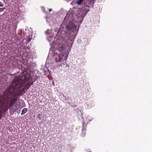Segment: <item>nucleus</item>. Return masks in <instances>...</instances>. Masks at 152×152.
<instances>
[{
	"label": "nucleus",
	"mask_w": 152,
	"mask_h": 152,
	"mask_svg": "<svg viewBox=\"0 0 152 152\" xmlns=\"http://www.w3.org/2000/svg\"><path fill=\"white\" fill-rule=\"evenodd\" d=\"M33 84L30 75L23 73L16 76L13 80L11 85L9 87L12 88L15 91L21 95L22 92L25 93V89L27 90Z\"/></svg>",
	"instance_id": "nucleus-1"
},
{
	"label": "nucleus",
	"mask_w": 152,
	"mask_h": 152,
	"mask_svg": "<svg viewBox=\"0 0 152 152\" xmlns=\"http://www.w3.org/2000/svg\"><path fill=\"white\" fill-rule=\"evenodd\" d=\"M66 27L69 30L74 32L76 30L77 26L74 23L73 21L72 20L69 24H67L66 25Z\"/></svg>",
	"instance_id": "nucleus-2"
},
{
	"label": "nucleus",
	"mask_w": 152,
	"mask_h": 152,
	"mask_svg": "<svg viewBox=\"0 0 152 152\" xmlns=\"http://www.w3.org/2000/svg\"><path fill=\"white\" fill-rule=\"evenodd\" d=\"M63 60H66V57L64 56L61 54H58L56 56L55 58V61L56 62H59Z\"/></svg>",
	"instance_id": "nucleus-3"
},
{
	"label": "nucleus",
	"mask_w": 152,
	"mask_h": 152,
	"mask_svg": "<svg viewBox=\"0 0 152 152\" xmlns=\"http://www.w3.org/2000/svg\"><path fill=\"white\" fill-rule=\"evenodd\" d=\"M72 15L71 14H69V13L67 14L66 17L64 18V22L66 20V22L69 21L70 22V21L71 20V18L72 17Z\"/></svg>",
	"instance_id": "nucleus-4"
},
{
	"label": "nucleus",
	"mask_w": 152,
	"mask_h": 152,
	"mask_svg": "<svg viewBox=\"0 0 152 152\" xmlns=\"http://www.w3.org/2000/svg\"><path fill=\"white\" fill-rule=\"evenodd\" d=\"M28 109L27 108H24L23 109L21 112V115H23L25 114L27 111Z\"/></svg>",
	"instance_id": "nucleus-5"
},
{
	"label": "nucleus",
	"mask_w": 152,
	"mask_h": 152,
	"mask_svg": "<svg viewBox=\"0 0 152 152\" xmlns=\"http://www.w3.org/2000/svg\"><path fill=\"white\" fill-rule=\"evenodd\" d=\"M83 1V0H78L76 1V3L78 4H81Z\"/></svg>",
	"instance_id": "nucleus-6"
},
{
	"label": "nucleus",
	"mask_w": 152,
	"mask_h": 152,
	"mask_svg": "<svg viewBox=\"0 0 152 152\" xmlns=\"http://www.w3.org/2000/svg\"><path fill=\"white\" fill-rule=\"evenodd\" d=\"M31 39H32V37H30V36H29L28 38H27L26 39L28 43L29 42H30L31 41Z\"/></svg>",
	"instance_id": "nucleus-7"
},
{
	"label": "nucleus",
	"mask_w": 152,
	"mask_h": 152,
	"mask_svg": "<svg viewBox=\"0 0 152 152\" xmlns=\"http://www.w3.org/2000/svg\"><path fill=\"white\" fill-rule=\"evenodd\" d=\"M37 117L39 120H40L41 119V118L40 117V114H38Z\"/></svg>",
	"instance_id": "nucleus-8"
},
{
	"label": "nucleus",
	"mask_w": 152,
	"mask_h": 152,
	"mask_svg": "<svg viewBox=\"0 0 152 152\" xmlns=\"http://www.w3.org/2000/svg\"><path fill=\"white\" fill-rule=\"evenodd\" d=\"M5 9L4 8H0V12L4 11V10Z\"/></svg>",
	"instance_id": "nucleus-9"
},
{
	"label": "nucleus",
	"mask_w": 152,
	"mask_h": 152,
	"mask_svg": "<svg viewBox=\"0 0 152 152\" xmlns=\"http://www.w3.org/2000/svg\"><path fill=\"white\" fill-rule=\"evenodd\" d=\"M3 6H4L3 4L0 1V7H2Z\"/></svg>",
	"instance_id": "nucleus-10"
},
{
	"label": "nucleus",
	"mask_w": 152,
	"mask_h": 152,
	"mask_svg": "<svg viewBox=\"0 0 152 152\" xmlns=\"http://www.w3.org/2000/svg\"><path fill=\"white\" fill-rule=\"evenodd\" d=\"M61 50H64L65 49V48L62 46H61Z\"/></svg>",
	"instance_id": "nucleus-11"
},
{
	"label": "nucleus",
	"mask_w": 152,
	"mask_h": 152,
	"mask_svg": "<svg viewBox=\"0 0 152 152\" xmlns=\"http://www.w3.org/2000/svg\"><path fill=\"white\" fill-rule=\"evenodd\" d=\"M49 10L50 12L52 10V9H50Z\"/></svg>",
	"instance_id": "nucleus-12"
},
{
	"label": "nucleus",
	"mask_w": 152,
	"mask_h": 152,
	"mask_svg": "<svg viewBox=\"0 0 152 152\" xmlns=\"http://www.w3.org/2000/svg\"><path fill=\"white\" fill-rule=\"evenodd\" d=\"M72 39H71V41H72Z\"/></svg>",
	"instance_id": "nucleus-13"
}]
</instances>
